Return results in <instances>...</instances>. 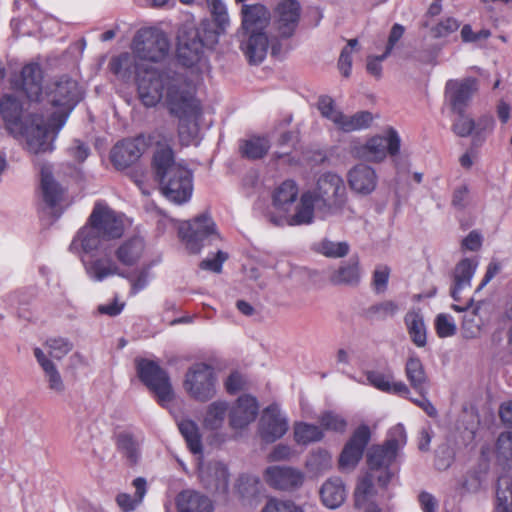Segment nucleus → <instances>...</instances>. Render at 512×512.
Returning <instances> with one entry per match:
<instances>
[{
  "label": "nucleus",
  "mask_w": 512,
  "mask_h": 512,
  "mask_svg": "<svg viewBox=\"0 0 512 512\" xmlns=\"http://www.w3.org/2000/svg\"><path fill=\"white\" fill-rule=\"evenodd\" d=\"M137 59L136 55L122 53L113 58L109 66L123 79L136 76L138 95L146 107H154L163 100L169 112L179 119L182 143L189 145L197 136L202 113L193 83L182 73L170 68L158 70Z\"/></svg>",
  "instance_id": "nucleus-1"
},
{
  "label": "nucleus",
  "mask_w": 512,
  "mask_h": 512,
  "mask_svg": "<svg viewBox=\"0 0 512 512\" xmlns=\"http://www.w3.org/2000/svg\"><path fill=\"white\" fill-rule=\"evenodd\" d=\"M348 202L344 180L336 173L322 174L314 189L303 192L295 208L293 217L273 218L277 224L288 222L291 225H309L313 223L315 213L322 219L340 215Z\"/></svg>",
  "instance_id": "nucleus-2"
},
{
  "label": "nucleus",
  "mask_w": 512,
  "mask_h": 512,
  "mask_svg": "<svg viewBox=\"0 0 512 512\" xmlns=\"http://www.w3.org/2000/svg\"><path fill=\"white\" fill-rule=\"evenodd\" d=\"M0 115L10 135L25 138L29 152L39 154L54 149L44 113L25 112L21 102L7 94L1 98Z\"/></svg>",
  "instance_id": "nucleus-3"
},
{
  "label": "nucleus",
  "mask_w": 512,
  "mask_h": 512,
  "mask_svg": "<svg viewBox=\"0 0 512 512\" xmlns=\"http://www.w3.org/2000/svg\"><path fill=\"white\" fill-rule=\"evenodd\" d=\"M123 218L103 203H96L87 224L82 227L73 239L70 250L83 251L85 254L94 251L106 252L111 241L119 239L124 234Z\"/></svg>",
  "instance_id": "nucleus-4"
},
{
  "label": "nucleus",
  "mask_w": 512,
  "mask_h": 512,
  "mask_svg": "<svg viewBox=\"0 0 512 512\" xmlns=\"http://www.w3.org/2000/svg\"><path fill=\"white\" fill-rule=\"evenodd\" d=\"M155 178L161 193L171 202L181 205L188 202L193 192L191 170L177 162L169 146H158L152 162Z\"/></svg>",
  "instance_id": "nucleus-5"
},
{
  "label": "nucleus",
  "mask_w": 512,
  "mask_h": 512,
  "mask_svg": "<svg viewBox=\"0 0 512 512\" xmlns=\"http://www.w3.org/2000/svg\"><path fill=\"white\" fill-rule=\"evenodd\" d=\"M80 97L78 83L67 76L61 77L47 87L42 102L44 119L49 127L52 142L80 101Z\"/></svg>",
  "instance_id": "nucleus-6"
},
{
  "label": "nucleus",
  "mask_w": 512,
  "mask_h": 512,
  "mask_svg": "<svg viewBox=\"0 0 512 512\" xmlns=\"http://www.w3.org/2000/svg\"><path fill=\"white\" fill-rule=\"evenodd\" d=\"M406 443V432L403 425L398 424L390 430L389 438L382 445H373L367 452V464L371 470H383L377 481L387 486L393 477L389 470L395 461L398 450Z\"/></svg>",
  "instance_id": "nucleus-7"
},
{
  "label": "nucleus",
  "mask_w": 512,
  "mask_h": 512,
  "mask_svg": "<svg viewBox=\"0 0 512 512\" xmlns=\"http://www.w3.org/2000/svg\"><path fill=\"white\" fill-rule=\"evenodd\" d=\"M139 379L155 394L158 403L167 407L174 399V392L168 373L156 362L140 359L136 362Z\"/></svg>",
  "instance_id": "nucleus-8"
},
{
  "label": "nucleus",
  "mask_w": 512,
  "mask_h": 512,
  "mask_svg": "<svg viewBox=\"0 0 512 512\" xmlns=\"http://www.w3.org/2000/svg\"><path fill=\"white\" fill-rule=\"evenodd\" d=\"M133 49L140 61L159 62L168 55L170 42L163 31L156 28H145L137 32Z\"/></svg>",
  "instance_id": "nucleus-9"
},
{
  "label": "nucleus",
  "mask_w": 512,
  "mask_h": 512,
  "mask_svg": "<svg viewBox=\"0 0 512 512\" xmlns=\"http://www.w3.org/2000/svg\"><path fill=\"white\" fill-rule=\"evenodd\" d=\"M216 382L212 366L195 363L186 372L184 388L193 399L207 402L216 395Z\"/></svg>",
  "instance_id": "nucleus-10"
},
{
  "label": "nucleus",
  "mask_w": 512,
  "mask_h": 512,
  "mask_svg": "<svg viewBox=\"0 0 512 512\" xmlns=\"http://www.w3.org/2000/svg\"><path fill=\"white\" fill-rule=\"evenodd\" d=\"M178 232L187 249L194 254L200 252L205 241L211 243L220 239L214 221L207 214L199 215L192 221L181 223Z\"/></svg>",
  "instance_id": "nucleus-11"
},
{
  "label": "nucleus",
  "mask_w": 512,
  "mask_h": 512,
  "mask_svg": "<svg viewBox=\"0 0 512 512\" xmlns=\"http://www.w3.org/2000/svg\"><path fill=\"white\" fill-rule=\"evenodd\" d=\"M177 58L186 67H193L204 57L201 31L192 24L183 25L178 32Z\"/></svg>",
  "instance_id": "nucleus-12"
},
{
  "label": "nucleus",
  "mask_w": 512,
  "mask_h": 512,
  "mask_svg": "<svg viewBox=\"0 0 512 512\" xmlns=\"http://www.w3.org/2000/svg\"><path fill=\"white\" fill-rule=\"evenodd\" d=\"M400 149V137L396 130L389 128L386 135L370 138L364 145L355 148L356 156L367 161H382L387 154L396 155Z\"/></svg>",
  "instance_id": "nucleus-13"
},
{
  "label": "nucleus",
  "mask_w": 512,
  "mask_h": 512,
  "mask_svg": "<svg viewBox=\"0 0 512 512\" xmlns=\"http://www.w3.org/2000/svg\"><path fill=\"white\" fill-rule=\"evenodd\" d=\"M298 196V187L296 183L292 180H286L281 185H279L272 197V206L273 210L267 212L266 216L270 223L275 226H292L288 222L283 224H277L273 221V218L285 217L290 218L293 217L294 214H289L291 206L296 201Z\"/></svg>",
  "instance_id": "nucleus-14"
},
{
  "label": "nucleus",
  "mask_w": 512,
  "mask_h": 512,
  "mask_svg": "<svg viewBox=\"0 0 512 512\" xmlns=\"http://www.w3.org/2000/svg\"><path fill=\"white\" fill-rule=\"evenodd\" d=\"M259 435L267 443H273L288 431V419L276 404L266 407L259 421Z\"/></svg>",
  "instance_id": "nucleus-15"
},
{
  "label": "nucleus",
  "mask_w": 512,
  "mask_h": 512,
  "mask_svg": "<svg viewBox=\"0 0 512 512\" xmlns=\"http://www.w3.org/2000/svg\"><path fill=\"white\" fill-rule=\"evenodd\" d=\"M370 438L371 433L367 425H360L353 432L339 457V466L341 469L351 470L359 463Z\"/></svg>",
  "instance_id": "nucleus-16"
},
{
  "label": "nucleus",
  "mask_w": 512,
  "mask_h": 512,
  "mask_svg": "<svg viewBox=\"0 0 512 512\" xmlns=\"http://www.w3.org/2000/svg\"><path fill=\"white\" fill-rule=\"evenodd\" d=\"M146 147L147 144L142 136L122 140L112 148L111 162L117 169L127 168L139 160Z\"/></svg>",
  "instance_id": "nucleus-17"
},
{
  "label": "nucleus",
  "mask_w": 512,
  "mask_h": 512,
  "mask_svg": "<svg viewBox=\"0 0 512 512\" xmlns=\"http://www.w3.org/2000/svg\"><path fill=\"white\" fill-rule=\"evenodd\" d=\"M229 425L233 430L245 429L256 419L259 412L258 401L251 395H242L228 408Z\"/></svg>",
  "instance_id": "nucleus-18"
},
{
  "label": "nucleus",
  "mask_w": 512,
  "mask_h": 512,
  "mask_svg": "<svg viewBox=\"0 0 512 512\" xmlns=\"http://www.w3.org/2000/svg\"><path fill=\"white\" fill-rule=\"evenodd\" d=\"M478 90V82L475 78L449 80L446 83V97L454 112H464L473 94Z\"/></svg>",
  "instance_id": "nucleus-19"
},
{
  "label": "nucleus",
  "mask_w": 512,
  "mask_h": 512,
  "mask_svg": "<svg viewBox=\"0 0 512 512\" xmlns=\"http://www.w3.org/2000/svg\"><path fill=\"white\" fill-rule=\"evenodd\" d=\"M301 6L297 0H283L275 10L274 25L281 37L293 35L300 19Z\"/></svg>",
  "instance_id": "nucleus-20"
},
{
  "label": "nucleus",
  "mask_w": 512,
  "mask_h": 512,
  "mask_svg": "<svg viewBox=\"0 0 512 512\" xmlns=\"http://www.w3.org/2000/svg\"><path fill=\"white\" fill-rule=\"evenodd\" d=\"M266 483L278 490H293L303 483V474L292 467L271 466L265 470Z\"/></svg>",
  "instance_id": "nucleus-21"
},
{
  "label": "nucleus",
  "mask_w": 512,
  "mask_h": 512,
  "mask_svg": "<svg viewBox=\"0 0 512 512\" xmlns=\"http://www.w3.org/2000/svg\"><path fill=\"white\" fill-rule=\"evenodd\" d=\"M94 253H100L102 256L94 257L91 260L83 259L85 271L90 279L101 282L110 276H124L117 263L111 258V248L106 252L94 251L90 254L93 255Z\"/></svg>",
  "instance_id": "nucleus-22"
},
{
  "label": "nucleus",
  "mask_w": 512,
  "mask_h": 512,
  "mask_svg": "<svg viewBox=\"0 0 512 512\" xmlns=\"http://www.w3.org/2000/svg\"><path fill=\"white\" fill-rule=\"evenodd\" d=\"M347 181L353 192L366 196L376 189L378 176L372 167L361 163L348 171Z\"/></svg>",
  "instance_id": "nucleus-23"
},
{
  "label": "nucleus",
  "mask_w": 512,
  "mask_h": 512,
  "mask_svg": "<svg viewBox=\"0 0 512 512\" xmlns=\"http://www.w3.org/2000/svg\"><path fill=\"white\" fill-rule=\"evenodd\" d=\"M229 472L221 462H211L201 471L200 477L205 488L213 493L225 494L229 488Z\"/></svg>",
  "instance_id": "nucleus-24"
},
{
  "label": "nucleus",
  "mask_w": 512,
  "mask_h": 512,
  "mask_svg": "<svg viewBox=\"0 0 512 512\" xmlns=\"http://www.w3.org/2000/svg\"><path fill=\"white\" fill-rule=\"evenodd\" d=\"M42 69L39 64L25 65L21 71V90L31 102H42Z\"/></svg>",
  "instance_id": "nucleus-25"
},
{
  "label": "nucleus",
  "mask_w": 512,
  "mask_h": 512,
  "mask_svg": "<svg viewBox=\"0 0 512 512\" xmlns=\"http://www.w3.org/2000/svg\"><path fill=\"white\" fill-rule=\"evenodd\" d=\"M242 30L245 34L264 32L270 21V13L261 4L247 5L241 8Z\"/></svg>",
  "instance_id": "nucleus-26"
},
{
  "label": "nucleus",
  "mask_w": 512,
  "mask_h": 512,
  "mask_svg": "<svg viewBox=\"0 0 512 512\" xmlns=\"http://www.w3.org/2000/svg\"><path fill=\"white\" fill-rule=\"evenodd\" d=\"M34 357L43 370L47 387L57 395H62L66 391V385L56 364L40 348H34Z\"/></svg>",
  "instance_id": "nucleus-27"
},
{
  "label": "nucleus",
  "mask_w": 512,
  "mask_h": 512,
  "mask_svg": "<svg viewBox=\"0 0 512 512\" xmlns=\"http://www.w3.org/2000/svg\"><path fill=\"white\" fill-rule=\"evenodd\" d=\"M178 512H212V501L204 494L187 489L181 491L176 497Z\"/></svg>",
  "instance_id": "nucleus-28"
},
{
  "label": "nucleus",
  "mask_w": 512,
  "mask_h": 512,
  "mask_svg": "<svg viewBox=\"0 0 512 512\" xmlns=\"http://www.w3.org/2000/svg\"><path fill=\"white\" fill-rule=\"evenodd\" d=\"M477 262L465 258L461 260L454 269L453 273V287L451 289V297L454 301H460L461 293L470 287L471 279L475 273Z\"/></svg>",
  "instance_id": "nucleus-29"
},
{
  "label": "nucleus",
  "mask_w": 512,
  "mask_h": 512,
  "mask_svg": "<svg viewBox=\"0 0 512 512\" xmlns=\"http://www.w3.org/2000/svg\"><path fill=\"white\" fill-rule=\"evenodd\" d=\"M247 40L242 43V50L250 63H261L268 51V37L265 32L247 33Z\"/></svg>",
  "instance_id": "nucleus-30"
},
{
  "label": "nucleus",
  "mask_w": 512,
  "mask_h": 512,
  "mask_svg": "<svg viewBox=\"0 0 512 512\" xmlns=\"http://www.w3.org/2000/svg\"><path fill=\"white\" fill-rule=\"evenodd\" d=\"M144 250V240L139 236H135L121 243V245L115 250V255L121 264L125 266H133L141 259Z\"/></svg>",
  "instance_id": "nucleus-31"
},
{
  "label": "nucleus",
  "mask_w": 512,
  "mask_h": 512,
  "mask_svg": "<svg viewBox=\"0 0 512 512\" xmlns=\"http://www.w3.org/2000/svg\"><path fill=\"white\" fill-rule=\"evenodd\" d=\"M323 504L330 508H338L346 499V489L340 478L328 479L320 489Z\"/></svg>",
  "instance_id": "nucleus-32"
},
{
  "label": "nucleus",
  "mask_w": 512,
  "mask_h": 512,
  "mask_svg": "<svg viewBox=\"0 0 512 512\" xmlns=\"http://www.w3.org/2000/svg\"><path fill=\"white\" fill-rule=\"evenodd\" d=\"M40 175L43 200L50 208H54L62 199L63 189L54 180L49 165L41 167Z\"/></svg>",
  "instance_id": "nucleus-33"
},
{
  "label": "nucleus",
  "mask_w": 512,
  "mask_h": 512,
  "mask_svg": "<svg viewBox=\"0 0 512 512\" xmlns=\"http://www.w3.org/2000/svg\"><path fill=\"white\" fill-rule=\"evenodd\" d=\"M228 408V402L224 400H216L210 403L203 417V427L210 431L221 429L229 413Z\"/></svg>",
  "instance_id": "nucleus-34"
},
{
  "label": "nucleus",
  "mask_w": 512,
  "mask_h": 512,
  "mask_svg": "<svg viewBox=\"0 0 512 512\" xmlns=\"http://www.w3.org/2000/svg\"><path fill=\"white\" fill-rule=\"evenodd\" d=\"M358 257H351L330 275L331 283L335 285H357L360 281Z\"/></svg>",
  "instance_id": "nucleus-35"
},
{
  "label": "nucleus",
  "mask_w": 512,
  "mask_h": 512,
  "mask_svg": "<svg viewBox=\"0 0 512 512\" xmlns=\"http://www.w3.org/2000/svg\"><path fill=\"white\" fill-rule=\"evenodd\" d=\"M458 117L454 121L452 125L453 132L459 137H468L473 132L475 136L481 135L482 130L491 129L493 126V121L491 119L483 120L484 126L481 128V122L476 124L472 118L468 115H465L464 112H457Z\"/></svg>",
  "instance_id": "nucleus-36"
},
{
  "label": "nucleus",
  "mask_w": 512,
  "mask_h": 512,
  "mask_svg": "<svg viewBox=\"0 0 512 512\" xmlns=\"http://www.w3.org/2000/svg\"><path fill=\"white\" fill-rule=\"evenodd\" d=\"M404 321L412 342L418 347H424L427 342L426 326L420 312H407L404 317Z\"/></svg>",
  "instance_id": "nucleus-37"
},
{
  "label": "nucleus",
  "mask_w": 512,
  "mask_h": 512,
  "mask_svg": "<svg viewBox=\"0 0 512 512\" xmlns=\"http://www.w3.org/2000/svg\"><path fill=\"white\" fill-rule=\"evenodd\" d=\"M405 373L410 385L418 393H427V376L422 362L417 357H410L405 366Z\"/></svg>",
  "instance_id": "nucleus-38"
},
{
  "label": "nucleus",
  "mask_w": 512,
  "mask_h": 512,
  "mask_svg": "<svg viewBox=\"0 0 512 512\" xmlns=\"http://www.w3.org/2000/svg\"><path fill=\"white\" fill-rule=\"evenodd\" d=\"M399 311L395 301L384 300L370 305L362 311V316L368 321H385L394 317Z\"/></svg>",
  "instance_id": "nucleus-39"
},
{
  "label": "nucleus",
  "mask_w": 512,
  "mask_h": 512,
  "mask_svg": "<svg viewBox=\"0 0 512 512\" xmlns=\"http://www.w3.org/2000/svg\"><path fill=\"white\" fill-rule=\"evenodd\" d=\"M373 121V115L369 111H359L351 116L341 113L336 127L345 133L367 129Z\"/></svg>",
  "instance_id": "nucleus-40"
},
{
  "label": "nucleus",
  "mask_w": 512,
  "mask_h": 512,
  "mask_svg": "<svg viewBox=\"0 0 512 512\" xmlns=\"http://www.w3.org/2000/svg\"><path fill=\"white\" fill-rule=\"evenodd\" d=\"M484 325V320L480 315V306L477 305L471 310L465 312L461 324L463 337L466 339L477 338Z\"/></svg>",
  "instance_id": "nucleus-41"
},
{
  "label": "nucleus",
  "mask_w": 512,
  "mask_h": 512,
  "mask_svg": "<svg viewBox=\"0 0 512 512\" xmlns=\"http://www.w3.org/2000/svg\"><path fill=\"white\" fill-rule=\"evenodd\" d=\"M178 428L190 451L193 454H201L203 446L198 425L192 420L185 419L178 423Z\"/></svg>",
  "instance_id": "nucleus-42"
},
{
  "label": "nucleus",
  "mask_w": 512,
  "mask_h": 512,
  "mask_svg": "<svg viewBox=\"0 0 512 512\" xmlns=\"http://www.w3.org/2000/svg\"><path fill=\"white\" fill-rule=\"evenodd\" d=\"M270 149V142L265 137H252L244 140L240 145L243 157L251 160L263 158Z\"/></svg>",
  "instance_id": "nucleus-43"
},
{
  "label": "nucleus",
  "mask_w": 512,
  "mask_h": 512,
  "mask_svg": "<svg viewBox=\"0 0 512 512\" xmlns=\"http://www.w3.org/2000/svg\"><path fill=\"white\" fill-rule=\"evenodd\" d=\"M135 488V495L132 498L129 494H119L116 498L117 504L124 512L133 510L139 503L142 502L146 493V480L138 477L133 481Z\"/></svg>",
  "instance_id": "nucleus-44"
},
{
  "label": "nucleus",
  "mask_w": 512,
  "mask_h": 512,
  "mask_svg": "<svg viewBox=\"0 0 512 512\" xmlns=\"http://www.w3.org/2000/svg\"><path fill=\"white\" fill-rule=\"evenodd\" d=\"M324 433L317 425L304 422L294 426V439L298 444L307 445L322 440Z\"/></svg>",
  "instance_id": "nucleus-45"
},
{
  "label": "nucleus",
  "mask_w": 512,
  "mask_h": 512,
  "mask_svg": "<svg viewBox=\"0 0 512 512\" xmlns=\"http://www.w3.org/2000/svg\"><path fill=\"white\" fill-rule=\"evenodd\" d=\"M116 445L118 450L127 458L131 464L137 463L140 457L139 443L128 432H121L117 435Z\"/></svg>",
  "instance_id": "nucleus-46"
},
{
  "label": "nucleus",
  "mask_w": 512,
  "mask_h": 512,
  "mask_svg": "<svg viewBox=\"0 0 512 512\" xmlns=\"http://www.w3.org/2000/svg\"><path fill=\"white\" fill-rule=\"evenodd\" d=\"M47 349V356L56 360H61L66 356L72 349V342L63 337H53L46 340L44 344Z\"/></svg>",
  "instance_id": "nucleus-47"
},
{
  "label": "nucleus",
  "mask_w": 512,
  "mask_h": 512,
  "mask_svg": "<svg viewBox=\"0 0 512 512\" xmlns=\"http://www.w3.org/2000/svg\"><path fill=\"white\" fill-rule=\"evenodd\" d=\"M213 20L217 26L216 33H223L230 24L227 8L222 0H206Z\"/></svg>",
  "instance_id": "nucleus-48"
},
{
  "label": "nucleus",
  "mask_w": 512,
  "mask_h": 512,
  "mask_svg": "<svg viewBox=\"0 0 512 512\" xmlns=\"http://www.w3.org/2000/svg\"><path fill=\"white\" fill-rule=\"evenodd\" d=\"M375 495L374 485L369 477H364L359 481L355 489V505L358 508L374 504L372 499Z\"/></svg>",
  "instance_id": "nucleus-49"
},
{
  "label": "nucleus",
  "mask_w": 512,
  "mask_h": 512,
  "mask_svg": "<svg viewBox=\"0 0 512 512\" xmlns=\"http://www.w3.org/2000/svg\"><path fill=\"white\" fill-rule=\"evenodd\" d=\"M460 27V22L454 17H447L434 25H429V32L433 39L446 38L456 32Z\"/></svg>",
  "instance_id": "nucleus-50"
},
{
  "label": "nucleus",
  "mask_w": 512,
  "mask_h": 512,
  "mask_svg": "<svg viewBox=\"0 0 512 512\" xmlns=\"http://www.w3.org/2000/svg\"><path fill=\"white\" fill-rule=\"evenodd\" d=\"M317 251L326 257L341 258L348 254L349 245L347 242H333L324 239L318 244Z\"/></svg>",
  "instance_id": "nucleus-51"
},
{
  "label": "nucleus",
  "mask_w": 512,
  "mask_h": 512,
  "mask_svg": "<svg viewBox=\"0 0 512 512\" xmlns=\"http://www.w3.org/2000/svg\"><path fill=\"white\" fill-rule=\"evenodd\" d=\"M306 465L311 471L320 473L331 466V455L326 450L318 449L309 455Z\"/></svg>",
  "instance_id": "nucleus-52"
},
{
  "label": "nucleus",
  "mask_w": 512,
  "mask_h": 512,
  "mask_svg": "<svg viewBox=\"0 0 512 512\" xmlns=\"http://www.w3.org/2000/svg\"><path fill=\"white\" fill-rule=\"evenodd\" d=\"M319 421L324 429L335 432L343 433L347 427L346 420L332 411L322 413Z\"/></svg>",
  "instance_id": "nucleus-53"
},
{
  "label": "nucleus",
  "mask_w": 512,
  "mask_h": 512,
  "mask_svg": "<svg viewBox=\"0 0 512 512\" xmlns=\"http://www.w3.org/2000/svg\"><path fill=\"white\" fill-rule=\"evenodd\" d=\"M435 330L440 338H446L455 335L457 328L453 318L442 313L435 319Z\"/></svg>",
  "instance_id": "nucleus-54"
},
{
  "label": "nucleus",
  "mask_w": 512,
  "mask_h": 512,
  "mask_svg": "<svg viewBox=\"0 0 512 512\" xmlns=\"http://www.w3.org/2000/svg\"><path fill=\"white\" fill-rule=\"evenodd\" d=\"M390 269L386 265H379L375 268L372 277V286L376 294H382L386 291Z\"/></svg>",
  "instance_id": "nucleus-55"
},
{
  "label": "nucleus",
  "mask_w": 512,
  "mask_h": 512,
  "mask_svg": "<svg viewBox=\"0 0 512 512\" xmlns=\"http://www.w3.org/2000/svg\"><path fill=\"white\" fill-rule=\"evenodd\" d=\"M318 109L323 117L332 121L335 125L339 122L341 111L336 109L334 101L329 96H321L318 100Z\"/></svg>",
  "instance_id": "nucleus-56"
},
{
  "label": "nucleus",
  "mask_w": 512,
  "mask_h": 512,
  "mask_svg": "<svg viewBox=\"0 0 512 512\" xmlns=\"http://www.w3.org/2000/svg\"><path fill=\"white\" fill-rule=\"evenodd\" d=\"M261 512H304V510L289 500L270 499Z\"/></svg>",
  "instance_id": "nucleus-57"
},
{
  "label": "nucleus",
  "mask_w": 512,
  "mask_h": 512,
  "mask_svg": "<svg viewBox=\"0 0 512 512\" xmlns=\"http://www.w3.org/2000/svg\"><path fill=\"white\" fill-rule=\"evenodd\" d=\"M497 455L504 460H512V432L501 433L496 444Z\"/></svg>",
  "instance_id": "nucleus-58"
},
{
  "label": "nucleus",
  "mask_w": 512,
  "mask_h": 512,
  "mask_svg": "<svg viewBox=\"0 0 512 512\" xmlns=\"http://www.w3.org/2000/svg\"><path fill=\"white\" fill-rule=\"evenodd\" d=\"M367 381L370 385L383 392L389 391V385L392 380V376L386 375L379 371H369L366 373Z\"/></svg>",
  "instance_id": "nucleus-59"
},
{
  "label": "nucleus",
  "mask_w": 512,
  "mask_h": 512,
  "mask_svg": "<svg viewBox=\"0 0 512 512\" xmlns=\"http://www.w3.org/2000/svg\"><path fill=\"white\" fill-rule=\"evenodd\" d=\"M460 35L463 42L475 43L480 40L488 39L491 35V32L488 29H481L478 32H474L471 25L465 24L461 29Z\"/></svg>",
  "instance_id": "nucleus-60"
},
{
  "label": "nucleus",
  "mask_w": 512,
  "mask_h": 512,
  "mask_svg": "<svg viewBox=\"0 0 512 512\" xmlns=\"http://www.w3.org/2000/svg\"><path fill=\"white\" fill-rule=\"evenodd\" d=\"M123 277L127 278L131 282V294L135 295L148 285L149 268L145 267L139 270L135 278H132L130 275L125 273Z\"/></svg>",
  "instance_id": "nucleus-61"
},
{
  "label": "nucleus",
  "mask_w": 512,
  "mask_h": 512,
  "mask_svg": "<svg viewBox=\"0 0 512 512\" xmlns=\"http://www.w3.org/2000/svg\"><path fill=\"white\" fill-rule=\"evenodd\" d=\"M227 259H228V254L226 252L219 250L214 258L204 259L200 263V267L203 270H210L215 273H220L222 271V265Z\"/></svg>",
  "instance_id": "nucleus-62"
},
{
  "label": "nucleus",
  "mask_w": 512,
  "mask_h": 512,
  "mask_svg": "<svg viewBox=\"0 0 512 512\" xmlns=\"http://www.w3.org/2000/svg\"><path fill=\"white\" fill-rule=\"evenodd\" d=\"M405 32L403 25L395 23L389 33L388 42L386 45L385 52L382 54V58H387L393 50L396 43L402 38Z\"/></svg>",
  "instance_id": "nucleus-63"
},
{
  "label": "nucleus",
  "mask_w": 512,
  "mask_h": 512,
  "mask_svg": "<svg viewBox=\"0 0 512 512\" xmlns=\"http://www.w3.org/2000/svg\"><path fill=\"white\" fill-rule=\"evenodd\" d=\"M498 512H512V492L496 490Z\"/></svg>",
  "instance_id": "nucleus-64"
}]
</instances>
